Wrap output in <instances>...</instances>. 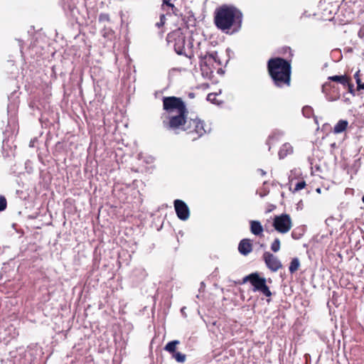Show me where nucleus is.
<instances>
[{
  "instance_id": "nucleus-1",
  "label": "nucleus",
  "mask_w": 364,
  "mask_h": 364,
  "mask_svg": "<svg viewBox=\"0 0 364 364\" xmlns=\"http://www.w3.org/2000/svg\"><path fill=\"white\" fill-rule=\"evenodd\" d=\"M163 109L166 115L162 117L163 126L168 130L176 133L185 132L193 135L196 139L206 133V124L200 119H188V110L185 102L181 97L175 96L162 98Z\"/></svg>"
},
{
  "instance_id": "nucleus-2",
  "label": "nucleus",
  "mask_w": 364,
  "mask_h": 364,
  "mask_svg": "<svg viewBox=\"0 0 364 364\" xmlns=\"http://www.w3.org/2000/svg\"><path fill=\"white\" fill-rule=\"evenodd\" d=\"M242 19L241 11L233 6L222 5L214 13L215 26L227 34L237 32L241 28Z\"/></svg>"
},
{
  "instance_id": "nucleus-3",
  "label": "nucleus",
  "mask_w": 364,
  "mask_h": 364,
  "mask_svg": "<svg viewBox=\"0 0 364 364\" xmlns=\"http://www.w3.org/2000/svg\"><path fill=\"white\" fill-rule=\"evenodd\" d=\"M267 72L277 87H289L291 81V60L280 57L272 58L267 63Z\"/></svg>"
},
{
  "instance_id": "nucleus-4",
  "label": "nucleus",
  "mask_w": 364,
  "mask_h": 364,
  "mask_svg": "<svg viewBox=\"0 0 364 364\" xmlns=\"http://www.w3.org/2000/svg\"><path fill=\"white\" fill-rule=\"evenodd\" d=\"M166 41L172 46L178 55H183L191 59L194 56L193 42L189 40L186 46V36L181 28L176 29L167 35Z\"/></svg>"
},
{
  "instance_id": "nucleus-5",
  "label": "nucleus",
  "mask_w": 364,
  "mask_h": 364,
  "mask_svg": "<svg viewBox=\"0 0 364 364\" xmlns=\"http://www.w3.org/2000/svg\"><path fill=\"white\" fill-rule=\"evenodd\" d=\"M349 77L350 76L346 75L329 76L328 80L330 82H326L323 85L322 92L325 93L331 100H336L338 99L341 96L340 91L338 87H336L332 85L331 81L340 83L346 87V85L348 84Z\"/></svg>"
},
{
  "instance_id": "nucleus-6",
  "label": "nucleus",
  "mask_w": 364,
  "mask_h": 364,
  "mask_svg": "<svg viewBox=\"0 0 364 364\" xmlns=\"http://www.w3.org/2000/svg\"><path fill=\"white\" fill-rule=\"evenodd\" d=\"M249 282L253 287L254 291H259L267 297L272 296V292L266 284V279L261 277L257 272L251 273L245 277L242 283Z\"/></svg>"
},
{
  "instance_id": "nucleus-7",
  "label": "nucleus",
  "mask_w": 364,
  "mask_h": 364,
  "mask_svg": "<svg viewBox=\"0 0 364 364\" xmlns=\"http://www.w3.org/2000/svg\"><path fill=\"white\" fill-rule=\"evenodd\" d=\"M273 227L279 233L288 232L292 227L291 219L288 214H282L274 217Z\"/></svg>"
},
{
  "instance_id": "nucleus-8",
  "label": "nucleus",
  "mask_w": 364,
  "mask_h": 364,
  "mask_svg": "<svg viewBox=\"0 0 364 364\" xmlns=\"http://www.w3.org/2000/svg\"><path fill=\"white\" fill-rule=\"evenodd\" d=\"M262 259L267 267L272 272H277L282 268V264L277 256L274 255L269 252H264L262 255Z\"/></svg>"
},
{
  "instance_id": "nucleus-9",
  "label": "nucleus",
  "mask_w": 364,
  "mask_h": 364,
  "mask_svg": "<svg viewBox=\"0 0 364 364\" xmlns=\"http://www.w3.org/2000/svg\"><path fill=\"white\" fill-rule=\"evenodd\" d=\"M174 208L178 218L181 220H186L190 216V210L186 203L179 199L173 202Z\"/></svg>"
},
{
  "instance_id": "nucleus-10",
  "label": "nucleus",
  "mask_w": 364,
  "mask_h": 364,
  "mask_svg": "<svg viewBox=\"0 0 364 364\" xmlns=\"http://www.w3.org/2000/svg\"><path fill=\"white\" fill-rule=\"evenodd\" d=\"M238 251L242 255H247L252 251V243L251 240L245 238L240 240L238 245Z\"/></svg>"
},
{
  "instance_id": "nucleus-11",
  "label": "nucleus",
  "mask_w": 364,
  "mask_h": 364,
  "mask_svg": "<svg viewBox=\"0 0 364 364\" xmlns=\"http://www.w3.org/2000/svg\"><path fill=\"white\" fill-rule=\"evenodd\" d=\"M213 55H210L209 53L205 54L204 56H200V65L203 68L206 67L210 73H213V70L215 69V64L214 63L213 58Z\"/></svg>"
},
{
  "instance_id": "nucleus-12",
  "label": "nucleus",
  "mask_w": 364,
  "mask_h": 364,
  "mask_svg": "<svg viewBox=\"0 0 364 364\" xmlns=\"http://www.w3.org/2000/svg\"><path fill=\"white\" fill-rule=\"evenodd\" d=\"M213 55H210L209 53L205 54L204 56H200V65L203 68L206 67L210 73H213V70L215 69V64L214 63L213 58Z\"/></svg>"
},
{
  "instance_id": "nucleus-13",
  "label": "nucleus",
  "mask_w": 364,
  "mask_h": 364,
  "mask_svg": "<svg viewBox=\"0 0 364 364\" xmlns=\"http://www.w3.org/2000/svg\"><path fill=\"white\" fill-rule=\"evenodd\" d=\"M294 152L293 146L289 143H284L280 148L278 155L279 159H284Z\"/></svg>"
},
{
  "instance_id": "nucleus-14",
  "label": "nucleus",
  "mask_w": 364,
  "mask_h": 364,
  "mask_svg": "<svg viewBox=\"0 0 364 364\" xmlns=\"http://www.w3.org/2000/svg\"><path fill=\"white\" fill-rule=\"evenodd\" d=\"M250 231L255 235H257V236L262 235L263 227L261 225V223L257 220H251L250 221Z\"/></svg>"
},
{
  "instance_id": "nucleus-15",
  "label": "nucleus",
  "mask_w": 364,
  "mask_h": 364,
  "mask_svg": "<svg viewBox=\"0 0 364 364\" xmlns=\"http://www.w3.org/2000/svg\"><path fill=\"white\" fill-rule=\"evenodd\" d=\"M172 0H162L161 9L166 11V14H176L178 9L171 3Z\"/></svg>"
},
{
  "instance_id": "nucleus-16",
  "label": "nucleus",
  "mask_w": 364,
  "mask_h": 364,
  "mask_svg": "<svg viewBox=\"0 0 364 364\" xmlns=\"http://www.w3.org/2000/svg\"><path fill=\"white\" fill-rule=\"evenodd\" d=\"M348 126L347 120L340 119L334 126L333 132L334 134H340L345 132Z\"/></svg>"
},
{
  "instance_id": "nucleus-17",
  "label": "nucleus",
  "mask_w": 364,
  "mask_h": 364,
  "mask_svg": "<svg viewBox=\"0 0 364 364\" xmlns=\"http://www.w3.org/2000/svg\"><path fill=\"white\" fill-rule=\"evenodd\" d=\"M279 54L284 56V59H290L292 60L293 53L290 47L284 46L279 49Z\"/></svg>"
},
{
  "instance_id": "nucleus-18",
  "label": "nucleus",
  "mask_w": 364,
  "mask_h": 364,
  "mask_svg": "<svg viewBox=\"0 0 364 364\" xmlns=\"http://www.w3.org/2000/svg\"><path fill=\"white\" fill-rule=\"evenodd\" d=\"M179 341L175 340L168 342L164 347V350L171 354L176 353V346L179 344Z\"/></svg>"
},
{
  "instance_id": "nucleus-19",
  "label": "nucleus",
  "mask_w": 364,
  "mask_h": 364,
  "mask_svg": "<svg viewBox=\"0 0 364 364\" xmlns=\"http://www.w3.org/2000/svg\"><path fill=\"white\" fill-rule=\"evenodd\" d=\"M300 267V262L297 257L293 258L289 267V272L293 274L296 272Z\"/></svg>"
},
{
  "instance_id": "nucleus-20",
  "label": "nucleus",
  "mask_w": 364,
  "mask_h": 364,
  "mask_svg": "<svg viewBox=\"0 0 364 364\" xmlns=\"http://www.w3.org/2000/svg\"><path fill=\"white\" fill-rule=\"evenodd\" d=\"M302 113L306 117L310 118L314 114V109L309 106H305L302 109Z\"/></svg>"
},
{
  "instance_id": "nucleus-21",
  "label": "nucleus",
  "mask_w": 364,
  "mask_h": 364,
  "mask_svg": "<svg viewBox=\"0 0 364 364\" xmlns=\"http://www.w3.org/2000/svg\"><path fill=\"white\" fill-rule=\"evenodd\" d=\"M281 242L279 238H276L274 242L271 244V250L274 252H277L280 250Z\"/></svg>"
},
{
  "instance_id": "nucleus-22",
  "label": "nucleus",
  "mask_w": 364,
  "mask_h": 364,
  "mask_svg": "<svg viewBox=\"0 0 364 364\" xmlns=\"http://www.w3.org/2000/svg\"><path fill=\"white\" fill-rule=\"evenodd\" d=\"M306 186V181L302 180L300 181H298L294 186V190L292 191L293 193H296L299 191L300 190L304 188Z\"/></svg>"
},
{
  "instance_id": "nucleus-23",
  "label": "nucleus",
  "mask_w": 364,
  "mask_h": 364,
  "mask_svg": "<svg viewBox=\"0 0 364 364\" xmlns=\"http://www.w3.org/2000/svg\"><path fill=\"white\" fill-rule=\"evenodd\" d=\"M173 358L178 363H183L186 360V355L180 352H176L172 354Z\"/></svg>"
},
{
  "instance_id": "nucleus-24",
  "label": "nucleus",
  "mask_w": 364,
  "mask_h": 364,
  "mask_svg": "<svg viewBox=\"0 0 364 364\" xmlns=\"http://www.w3.org/2000/svg\"><path fill=\"white\" fill-rule=\"evenodd\" d=\"M209 54H210V55H213V58H213V60L214 63L215 64V65L220 66L222 65V63L218 57L217 52H213Z\"/></svg>"
},
{
  "instance_id": "nucleus-25",
  "label": "nucleus",
  "mask_w": 364,
  "mask_h": 364,
  "mask_svg": "<svg viewBox=\"0 0 364 364\" xmlns=\"http://www.w3.org/2000/svg\"><path fill=\"white\" fill-rule=\"evenodd\" d=\"M346 87H348V92L352 94V95H355V90H354V85L351 82V78L350 77H349L348 79V84L346 85Z\"/></svg>"
},
{
  "instance_id": "nucleus-26",
  "label": "nucleus",
  "mask_w": 364,
  "mask_h": 364,
  "mask_svg": "<svg viewBox=\"0 0 364 364\" xmlns=\"http://www.w3.org/2000/svg\"><path fill=\"white\" fill-rule=\"evenodd\" d=\"M99 21L100 22H108L110 21L109 16L107 14H100L99 16Z\"/></svg>"
},
{
  "instance_id": "nucleus-27",
  "label": "nucleus",
  "mask_w": 364,
  "mask_h": 364,
  "mask_svg": "<svg viewBox=\"0 0 364 364\" xmlns=\"http://www.w3.org/2000/svg\"><path fill=\"white\" fill-rule=\"evenodd\" d=\"M6 200L4 196H0V211H2L6 208Z\"/></svg>"
},
{
  "instance_id": "nucleus-28",
  "label": "nucleus",
  "mask_w": 364,
  "mask_h": 364,
  "mask_svg": "<svg viewBox=\"0 0 364 364\" xmlns=\"http://www.w3.org/2000/svg\"><path fill=\"white\" fill-rule=\"evenodd\" d=\"M165 22H166V16L164 14H161L160 16V21H159V22H157L156 23V26L158 28L162 27L165 24Z\"/></svg>"
},
{
  "instance_id": "nucleus-29",
  "label": "nucleus",
  "mask_w": 364,
  "mask_h": 364,
  "mask_svg": "<svg viewBox=\"0 0 364 364\" xmlns=\"http://www.w3.org/2000/svg\"><path fill=\"white\" fill-rule=\"evenodd\" d=\"M356 83H357V90H364V83H363L361 82L360 79H357Z\"/></svg>"
},
{
  "instance_id": "nucleus-30",
  "label": "nucleus",
  "mask_w": 364,
  "mask_h": 364,
  "mask_svg": "<svg viewBox=\"0 0 364 364\" xmlns=\"http://www.w3.org/2000/svg\"><path fill=\"white\" fill-rule=\"evenodd\" d=\"M215 93H209L207 96V100L209 101H213L215 98Z\"/></svg>"
},
{
  "instance_id": "nucleus-31",
  "label": "nucleus",
  "mask_w": 364,
  "mask_h": 364,
  "mask_svg": "<svg viewBox=\"0 0 364 364\" xmlns=\"http://www.w3.org/2000/svg\"><path fill=\"white\" fill-rule=\"evenodd\" d=\"M275 138H276V136H274V135L269 136L267 139V144H270L271 143H272V141H274V139Z\"/></svg>"
},
{
  "instance_id": "nucleus-32",
  "label": "nucleus",
  "mask_w": 364,
  "mask_h": 364,
  "mask_svg": "<svg viewBox=\"0 0 364 364\" xmlns=\"http://www.w3.org/2000/svg\"><path fill=\"white\" fill-rule=\"evenodd\" d=\"M354 77L355 79V81L357 82V79H360V70L357 71L355 75H354Z\"/></svg>"
},
{
  "instance_id": "nucleus-33",
  "label": "nucleus",
  "mask_w": 364,
  "mask_h": 364,
  "mask_svg": "<svg viewBox=\"0 0 364 364\" xmlns=\"http://www.w3.org/2000/svg\"><path fill=\"white\" fill-rule=\"evenodd\" d=\"M188 97H189L190 98H194V97H195V93H193V92H190V93L188 94Z\"/></svg>"
},
{
  "instance_id": "nucleus-34",
  "label": "nucleus",
  "mask_w": 364,
  "mask_h": 364,
  "mask_svg": "<svg viewBox=\"0 0 364 364\" xmlns=\"http://www.w3.org/2000/svg\"><path fill=\"white\" fill-rule=\"evenodd\" d=\"M362 200L364 203V196H363Z\"/></svg>"
}]
</instances>
